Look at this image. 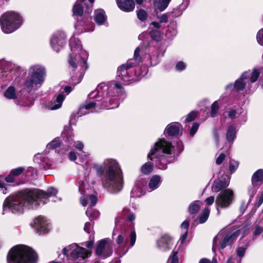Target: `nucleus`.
I'll list each match as a JSON object with an SVG mask.
<instances>
[{"instance_id":"f257e3e1","label":"nucleus","mask_w":263,"mask_h":263,"mask_svg":"<svg viewBox=\"0 0 263 263\" xmlns=\"http://www.w3.org/2000/svg\"><path fill=\"white\" fill-rule=\"evenodd\" d=\"M57 189L50 187L47 192L40 189L26 190L18 194L9 196L4 201V210L9 209L13 213L22 212L25 208H36L41 204H44L49 197L55 195Z\"/></svg>"},{"instance_id":"f03ea898","label":"nucleus","mask_w":263,"mask_h":263,"mask_svg":"<svg viewBox=\"0 0 263 263\" xmlns=\"http://www.w3.org/2000/svg\"><path fill=\"white\" fill-rule=\"evenodd\" d=\"M104 167L99 164H95L93 167L98 175L101 176L105 174L102 178L103 186L112 194L120 192L123 186V177L121 169L115 159H106L103 162Z\"/></svg>"},{"instance_id":"7ed1b4c3","label":"nucleus","mask_w":263,"mask_h":263,"mask_svg":"<svg viewBox=\"0 0 263 263\" xmlns=\"http://www.w3.org/2000/svg\"><path fill=\"white\" fill-rule=\"evenodd\" d=\"M174 147L172 144L163 139L156 142L151 148L147 157L154 161L156 166L159 169H165L168 163L173 162L175 158L172 156Z\"/></svg>"},{"instance_id":"20e7f679","label":"nucleus","mask_w":263,"mask_h":263,"mask_svg":"<svg viewBox=\"0 0 263 263\" xmlns=\"http://www.w3.org/2000/svg\"><path fill=\"white\" fill-rule=\"evenodd\" d=\"M72 53L69 55L68 60V64L74 72L78 67L80 69L76 74L82 79L88 66L87 63V53L82 49L81 41L76 38H71L69 41Z\"/></svg>"},{"instance_id":"39448f33","label":"nucleus","mask_w":263,"mask_h":263,"mask_svg":"<svg viewBox=\"0 0 263 263\" xmlns=\"http://www.w3.org/2000/svg\"><path fill=\"white\" fill-rule=\"evenodd\" d=\"M37 255L30 248L23 245L13 247L7 256L8 263H36Z\"/></svg>"},{"instance_id":"423d86ee","label":"nucleus","mask_w":263,"mask_h":263,"mask_svg":"<svg viewBox=\"0 0 263 263\" xmlns=\"http://www.w3.org/2000/svg\"><path fill=\"white\" fill-rule=\"evenodd\" d=\"M22 17L14 11H7L0 16L1 29L7 34L16 31L22 25Z\"/></svg>"},{"instance_id":"0eeeda50","label":"nucleus","mask_w":263,"mask_h":263,"mask_svg":"<svg viewBox=\"0 0 263 263\" xmlns=\"http://www.w3.org/2000/svg\"><path fill=\"white\" fill-rule=\"evenodd\" d=\"M136 234L132 231L129 235L126 232H121L116 238V241L118 245L116 252L120 255H123L133 247L136 242Z\"/></svg>"},{"instance_id":"6e6552de","label":"nucleus","mask_w":263,"mask_h":263,"mask_svg":"<svg viewBox=\"0 0 263 263\" xmlns=\"http://www.w3.org/2000/svg\"><path fill=\"white\" fill-rule=\"evenodd\" d=\"M90 255V252L87 249L79 247L75 243L71 244L62 250V254L59 257L65 261V257L67 259H76L79 257L84 259Z\"/></svg>"},{"instance_id":"1a4fd4ad","label":"nucleus","mask_w":263,"mask_h":263,"mask_svg":"<svg viewBox=\"0 0 263 263\" xmlns=\"http://www.w3.org/2000/svg\"><path fill=\"white\" fill-rule=\"evenodd\" d=\"M62 136L64 138L63 141L61 142L58 138H55L47 145V147L49 149H54L60 146L62 153L67 152L72 143L74 135L73 132L68 128L64 129Z\"/></svg>"},{"instance_id":"9d476101","label":"nucleus","mask_w":263,"mask_h":263,"mask_svg":"<svg viewBox=\"0 0 263 263\" xmlns=\"http://www.w3.org/2000/svg\"><path fill=\"white\" fill-rule=\"evenodd\" d=\"M241 231L240 229L229 232L223 238L222 241H221L223 238L222 234H218L213 239V251L215 252L219 245H220V248L222 249H224L226 246L230 245L236 240Z\"/></svg>"},{"instance_id":"9b49d317","label":"nucleus","mask_w":263,"mask_h":263,"mask_svg":"<svg viewBox=\"0 0 263 263\" xmlns=\"http://www.w3.org/2000/svg\"><path fill=\"white\" fill-rule=\"evenodd\" d=\"M102 84H99L97 88L94 90L90 92L88 95V99L86 100L84 104L81 105L79 108V112L78 114L81 112L83 115H85L89 113V112L85 111L83 112V110H89L93 108H98V103L97 99L100 98L99 89H102Z\"/></svg>"},{"instance_id":"f8f14e48","label":"nucleus","mask_w":263,"mask_h":263,"mask_svg":"<svg viewBox=\"0 0 263 263\" xmlns=\"http://www.w3.org/2000/svg\"><path fill=\"white\" fill-rule=\"evenodd\" d=\"M88 178L85 177L84 180L79 181V191L83 196L80 198V203L83 206L89 205V207L95 206L98 201V198L95 195L86 194V191L84 189L88 183Z\"/></svg>"},{"instance_id":"ddd939ff","label":"nucleus","mask_w":263,"mask_h":263,"mask_svg":"<svg viewBox=\"0 0 263 263\" xmlns=\"http://www.w3.org/2000/svg\"><path fill=\"white\" fill-rule=\"evenodd\" d=\"M74 27L79 33L92 31L94 24L92 22V17L90 14L86 13L82 17L76 18Z\"/></svg>"},{"instance_id":"4468645a","label":"nucleus","mask_w":263,"mask_h":263,"mask_svg":"<svg viewBox=\"0 0 263 263\" xmlns=\"http://www.w3.org/2000/svg\"><path fill=\"white\" fill-rule=\"evenodd\" d=\"M210 102L209 99H204L200 101L198 103V106L201 107L200 111L203 110L202 115L205 114L206 115L210 113V115H217L219 113V110L222 105V100L218 99L214 101L211 105L210 109L209 108Z\"/></svg>"},{"instance_id":"2eb2a0df","label":"nucleus","mask_w":263,"mask_h":263,"mask_svg":"<svg viewBox=\"0 0 263 263\" xmlns=\"http://www.w3.org/2000/svg\"><path fill=\"white\" fill-rule=\"evenodd\" d=\"M234 199L233 192L228 189L221 192L216 199V204L222 208H228Z\"/></svg>"},{"instance_id":"dca6fc26","label":"nucleus","mask_w":263,"mask_h":263,"mask_svg":"<svg viewBox=\"0 0 263 263\" xmlns=\"http://www.w3.org/2000/svg\"><path fill=\"white\" fill-rule=\"evenodd\" d=\"M29 76L38 85H42L46 76L45 69L39 65L33 66L29 69Z\"/></svg>"},{"instance_id":"f3484780","label":"nucleus","mask_w":263,"mask_h":263,"mask_svg":"<svg viewBox=\"0 0 263 263\" xmlns=\"http://www.w3.org/2000/svg\"><path fill=\"white\" fill-rule=\"evenodd\" d=\"M96 254L102 258H106L112 253V244L108 239L101 240L97 245Z\"/></svg>"},{"instance_id":"a211bd4d","label":"nucleus","mask_w":263,"mask_h":263,"mask_svg":"<svg viewBox=\"0 0 263 263\" xmlns=\"http://www.w3.org/2000/svg\"><path fill=\"white\" fill-rule=\"evenodd\" d=\"M136 66V63L128 60L125 64L121 65L118 68L117 72L118 77L120 79L125 82L130 81L132 75L129 73V70Z\"/></svg>"},{"instance_id":"6ab92c4d","label":"nucleus","mask_w":263,"mask_h":263,"mask_svg":"<svg viewBox=\"0 0 263 263\" xmlns=\"http://www.w3.org/2000/svg\"><path fill=\"white\" fill-rule=\"evenodd\" d=\"M263 180V170H258L253 175L252 178V187L249 190V194L252 198L255 194L258 186L261 185Z\"/></svg>"},{"instance_id":"aec40b11","label":"nucleus","mask_w":263,"mask_h":263,"mask_svg":"<svg viewBox=\"0 0 263 263\" xmlns=\"http://www.w3.org/2000/svg\"><path fill=\"white\" fill-rule=\"evenodd\" d=\"M33 228L40 233L48 232L49 228V222L43 216H39L33 220Z\"/></svg>"},{"instance_id":"412c9836","label":"nucleus","mask_w":263,"mask_h":263,"mask_svg":"<svg viewBox=\"0 0 263 263\" xmlns=\"http://www.w3.org/2000/svg\"><path fill=\"white\" fill-rule=\"evenodd\" d=\"M66 43V40L64 34H55L52 36L50 40V44L52 48L56 52H59L61 49L64 47Z\"/></svg>"},{"instance_id":"4be33fe9","label":"nucleus","mask_w":263,"mask_h":263,"mask_svg":"<svg viewBox=\"0 0 263 263\" xmlns=\"http://www.w3.org/2000/svg\"><path fill=\"white\" fill-rule=\"evenodd\" d=\"M182 127L179 122L172 123L167 125L166 131L169 136H178L182 134Z\"/></svg>"},{"instance_id":"5701e85b","label":"nucleus","mask_w":263,"mask_h":263,"mask_svg":"<svg viewBox=\"0 0 263 263\" xmlns=\"http://www.w3.org/2000/svg\"><path fill=\"white\" fill-rule=\"evenodd\" d=\"M158 247L163 251L170 249L172 246L171 238L165 235L159 239L157 242Z\"/></svg>"},{"instance_id":"b1692460","label":"nucleus","mask_w":263,"mask_h":263,"mask_svg":"<svg viewBox=\"0 0 263 263\" xmlns=\"http://www.w3.org/2000/svg\"><path fill=\"white\" fill-rule=\"evenodd\" d=\"M118 7L126 12L132 11L135 8L134 0H116Z\"/></svg>"},{"instance_id":"393cba45","label":"nucleus","mask_w":263,"mask_h":263,"mask_svg":"<svg viewBox=\"0 0 263 263\" xmlns=\"http://www.w3.org/2000/svg\"><path fill=\"white\" fill-rule=\"evenodd\" d=\"M72 16L74 19L79 17H82L85 14V11L83 5L80 2H76L72 9Z\"/></svg>"},{"instance_id":"a878e982","label":"nucleus","mask_w":263,"mask_h":263,"mask_svg":"<svg viewBox=\"0 0 263 263\" xmlns=\"http://www.w3.org/2000/svg\"><path fill=\"white\" fill-rule=\"evenodd\" d=\"M101 99H97L98 104V109H109L114 108L111 105V103L109 101V97L106 98H102V95L100 94Z\"/></svg>"},{"instance_id":"bb28decb","label":"nucleus","mask_w":263,"mask_h":263,"mask_svg":"<svg viewBox=\"0 0 263 263\" xmlns=\"http://www.w3.org/2000/svg\"><path fill=\"white\" fill-rule=\"evenodd\" d=\"M161 182V178L158 175L153 176L149 180L148 187L151 191H153L159 187Z\"/></svg>"},{"instance_id":"cd10ccee","label":"nucleus","mask_w":263,"mask_h":263,"mask_svg":"<svg viewBox=\"0 0 263 263\" xmlns=\"http://www.w3.org/2000/svg\"><path fill=\"white\" fill-rule=\"evenodd\" d=\"M229 185V181H226L223 182L222 181H215L212 186V190L214 192L217 193L223 189L226 188Z\"/></svg>"},{"instance_id":"c85d7f7f","label":"nucleus","mask_w":263,"mask_h":263,"mask_svg":"<svg viewBox=\"0 0 263 263\" xmlns=\"http://www.w3.org/2000/svg\"><path fill=\"white\" fill-rule=\"evenodd\" d=\"M106 19L105 11L103 9H99L97 12H96L94 20L97 24L102 25L105 22Z\"/></svg>"},{"instance_id":"c756f323","label":"nucleus","mask_w":263,"mask_h":263,"mask_svg":"<svg viewBox=\"0 0 263 263\" xmlns=\"http://www.w3.org/2000/svg\"><path fill=\"white\" fill-rule=\"evenodd\" d=\"M38 84L35 83V82L33 81L32 79L28 76V79H27L23 84V89L27 91L28 92H31L34 86H37Z\"/></svg>"},{"instance_id":"7c9ffc66","label":"nucleus","mask_w":263,"mask_h":263,"mask_svg":"<svg viewBox=\"0 0 263 263\" xmlns=\"http://www.w3.org/2000/svg\"><path fill=\"white\" fill-rule=\"evenodd\" d=\"M4 96L8 99H15L17 96L15 93V87L13 86H9L5 91Z\"/></svg>"},{"instance_id":"2f4dec72","label":"nucleus","mask_w":263,"mask_h":263,"mask_svg":"<svg viewBox=\"0 0 263 263\" xmlns=\"http://www.w3.org/2000/svg\"><path fill=\"white\" fill-rule=\"evenodd\" d=\"M86 215L92 220L97 218L100 215V213L98 211L88 207L86 211Z\"/></svg>"},{"instance_id":"473e14b6","label":"nucleus","mask_w":263,"mask_h":263,"mask_svg":"<svg viewBox=\"0 0 263 263\" xmlns=\"http://www.w3.org/2000/svg\"><path fill=\"white\" fill-rule=\"evenodd\" d=\"M149 34L153 41L157 42H160L162 40V35L160 31L156 29H153L149 32Z\"/></svg>"},{"instance_id":"72a5a7b5","label":"nucleus","mask_w":263,"mask_h":263,"mask_svg":"<svg viewBox=\"0 0 263 263\" xmlns=\"http://www.w3.org/2000/svg\"><path fill=\"white\" fill-rule=\"evenodd\" d=\"M236 130L233 126H230L227 132L226 138L229 142H232L235 138Z\"/></svg>"},{"instance_id":"f704fd0d","label":"nucleus","mask_w":263,"mask_h":263,"mask_svg":"<svg viewBox=\"0 0 263 263\" xmlns=\"http://www.w3.org/2000/svg\"><path fill=\"white\" fill-rule=\"evenodd\" d=\"M246 84L241 79H238L234 84V88L237 92L242 91L246 87Z\"/></svg>"},{"instance_id":"c9c22d12","label":"nucleus","mask_w":263,"mask_h":263,"mask_svg":"<svg viewBox=\"0 0 263 263\" xmlns=\"http://www.w3.org/2000/svg\"><path fill=\"white\" fill-rule=\"evenodd\" d=\"M201 203L198 200H196L192 203L189 208L190 212L192 214L197 212L200 208V204Z\"/></svg>"},{"instance_id":"e433bc0d","label":"nucleus","mask_w":263,"mask_h":263,"mask_svg":"<svg viewBox=\"0 0 263 263\" xmlns=\"http://www.w3.org/2000/svg\"><path fill=\"white\" fill-rule=\"evenodd\" d=\"M143 194L142 190L137 185L134 186L131 192V196L133 197H139Z\"/></svg>"},{"instance_id":"4c0bfd02","label":"nucleus","mask_w":263,"mask_h":263,"mask_svg":"<svg viewBox=\"0 0 263 263\" xmlns=\"http://www.w3.org/2000/svg\"><path fill=\"white\" fill-rule=\"evenodd\" d=\"M138 18L141 22H144L147 18L148 14L145 10L140 9L137 11Z\"/></svg>"},{"instance_id":"58836bf2","label":"nucleus","mask_w":263,"mask_h":263,"mask_svg":"<svg viewBox=\"0 0 263 263\" xmlns=\"http://www.w3.org/2000/svg\"><path fill=\"white\" fill-rule=\"evenodd\" d=\"M65 99L64 95L60 93L57 96L56 99L57 104L52 107V109H57L61 106L62 103Z\"/></svg>"},{"instance_id":"ea45409f","label":"nucleus","mask_w":263,"mask_h":263,"mask_svg":"<svg viewBox=\"0 0 263 263\" xmlns=\"http://www.w3.org/2000/svg\"><path fill=\"white\" fill-rule=\"evenodd\" d=\"M210 214V210L206 208L204 210L203 213L200 215L199 217V222L203 223L205 222L208 219Z\"/></svg>"},{"instance_id":"a19ab883","label":"nucleus","mask_w":263,"mask_h":263,"mask_svg":"<svg viewBox=\"0 0 263 263\" xmlns=\"http://www.w3.org/2000/svg\"><path fill=\"white\" fill-rule=\"evenodd\" d=\"M171 0H159L158 8L160 11H164L168 6Z\"/></svg>"},{"instance_id":"79ce46f5","label":"nucleus","mask_w":263,"mask_h":263,"mask_svg":"<svg viewBox=\"0 0 263 263\" xmlns=\"http://www.w3.org/2000/svg\"><path fill=\"white\" fill-rule=\"evenodd\" d=\"M242 108L239 106H235L230 108L228 115H236L242 113Z\"/></svg>"},{"instance_id":"37998d69","label":"nucleus","mask_w":263,"mask_h":263,"mask_svg":"<svg viewBox=\"0 0 263 263\" xmlns=\"http://www.w3.org/2000/svg\"><path fill=\"white\" fill-rule=\"evenodd\" d=\"M260 75V71L256 68H254L250 78V81L251 83L256 82Z\"/></svg>"},{"instance_id":"c03bdc74","label":"nucleus","mask_w":263,"mask_h":263,"mask_svg":"<svg viewBox=\"0 0 263 263\" xmlns=\"http://www.w3.org/2000/svg\"><path fill=\"white\" fill-rule=\"evenodd\" d=\"M141 170L143 174H148L152 172L153 165L149 163H146L141 167Z\"/></svg>"},{"instance_id":"a18cd8bd","label":"nucleus","mask_w":263,"mask_h":263,"mask_svg":"<svg viewBox=\"0 0 263 263\" xmlns=\"http://www.w3.org/2000/svg\"><path fill=\"white\" fill-rule=\"evenodd\" d=\"M238 162L233 160H230L229 170L231 173H233L238 168Z\"/></svg>"},{"instance_id":"49530a36","label":"nucleus","mask_w":263,"mask_h":263,"mask_svg":"<svg viewBox=\"0 0 263 263\" xmlns=\"http://www.w3.org/2000/svg\"><path fill=\"white\" fill-rule=\"evenodd\" d=\"M177 251H173L172 254L170 255L168 262L170 263H178V257L177 255Z\"/></svg>"},{"instance_id":"de8ad7c7","label":"nucleus","mask_w":263,"mask_h":263,"mask_svg":"<svg viewBox=\"0 0 263 263\" xmlns=\"http://www.w3.org/2000/svg\"><path fill=\"white\" fill-rule=\"evenodd\" d=\"M90 4H87L86 3H84V6L85 7V12L88 14H90L92 12L93 3L95 0H88Z\"/></svg>"},{"instance_id":"09e8293b","label":"nucleus","mask_w":263,"mask_h":263,"mask_svg":"<svg viewBox=\"0 0 263 263\" xmlns=\"http://www.w3.org/2000/svg\"><path fill=\"white\" fill-rule=\"evenodd\" d=\"M24 171V168L23 167H19L11 171L10 173L14 177L20 175Z\"/></svg>"},{"instance_id":"8fccbe9b","label":"nucleus","mask_w":263,"mask_h":263,"mask_svg":"<svg viewBox=\"0 0 263 263\" xmlns=\"http://www.w3.org/2000/svg\"><path fill=\"white\" fill-rule=\"evenodd\" d=\"M93 224L90 222H86L84 226V230L87 232L88 234H93L92 231Z\"/></svg>"},{"instance_id":"3c124183","label":"nucleus","mask_w":263,"mask_h":263,"mask_svg":"<svg viewBox=\"0 0 263 263\" xmlns=\"http://www.w3.org/2000/svg\"><path fill=\"white\" fill-rule=\"evenodd\" d=\"M199 125L198 123H194L193 124L190 130V135L191 137H193L195 135L198 129Z\"/></svg>"},{"instance_id":"603ef678","label":"nucleus","mask_w":263,"mask_h":263,"mask_svg":"<svg viewBox=\"0 0 263 263\" xmlns=\"http://www.w3.org/2000/svg\"><path fill=\"white\" fill-rule=\"evenodd\" d=\"M170 13V16L173 17H176L180 16L181 14V11L179 8H174L172 11L168 12Z\"/></svg>"},{"instance_id":"864d4df0","label":"nucleus","mask_w":263,"mask_h":263,"mask_svg":"<svg viewBox=\"0 0 263 263\" xmlns=\"http://www.w3.org/2000/svg\"><path fill=\"white\" fill-rule=\"evenodd\" d=\"M256 38L258 43L263 45V30H260L257 34Z\"/></svg>"},{"instance_id":"5fc2aeb1","label":"nucleus","mask_w":263,"mask_h":263,"mask_svg":"<svg viewBox=\"0 0 263 263\" xmlns=\"http://www.w3.org/2000/svg\"><path fill=\"white\" fill-rule=\"evenodd\" d=\"M186 68L185 63L182 61L178 62L176 65V69L179 71H182Z\"/></svg>"},{"instance_id":"6e6d98bb","label":"nucleus","mask_w":263,"mask_h":263,"mask_svg":"<svg viewBox=\"0 0 263 263\" xmlns=\"http://www.w3.org/2000/svg\"><path fill=\"white\" fill-rule=\"evenodd\" d=\"M170 16V13L168 12L163 14L160 18V23H167L168 22V18Z\"/></svg>"},{"instance_id":"4d7b16f0","label":"nucleus","mask_w":263,"mask_h":263,"mask_svg":"<svg viewBox=\"0 0 263 263\" xmlns=\"http://www.w3.org/2000/svg\"><path fill=\"white\" fill-rule=\"evenodd\" d=\"M109 101L111 103V105L114 107V108L117 107L119 105L118 100L116 98L109 97Z\"/></svg>"},{"instance_id":"13d9d810","label":"nucleus","mask_w":263,"mask_h":263,"mask_svg":"<svg viewBox=\"0 0 263 263\" xmlns=\"http://www.w3.org/2000/svg\"><path fill=\"white\" fill-rule=\"evenodd\" d=\"M226 155L224 153H221L216 160V163L217 164H220L226 158Z\"/></svg>"},{"instance_id":"bf43d9fd","label":"nucleus","mask_w":263,"mask_h":263,"mask_svg":"<svg viewBox=\"0 0 263 263\" xmlns=\"http://www.w3.org/2000/svg\"><path fill=\"white\" fill-rule=\"evenodd\" d=\"M246 250V248L245 247H238L236 251L237 255L240 257H242V256H243Z\"/></svg>"},{"instance_id":"052dcab7","label":"nucleus","mask_w":263,"mask_h":263,"mask_svg":"<svg viewBox=\"0 0 263 263\" xmlns=\"http://www.w3.org/2000/svg\"><path fill=\"white\" fill-rule=\"evenodd\" d=\"M0 191L4 194L7 193V185L2 181H0Z\"/></svg>"},{"instance_id":"680f3d73","label":"nucleus","mask_w":263,"mask_h":263,"mask_svg":"<svg viewBox=\"0 0 263 263\" xmlns=\"http://www.w3.org/2000/svg\"><path fill=\"white\" fill-rule=\"evenodd\" d=\"M140 48L139 47H137L135 51H134V59L136 60V61H138L139 62L141 61V57H140Z\"/></svg>"},{"instance_id":"e2e57ef3","label":"nucleus","mask_w":263,"mask_h":263,"mask_svg":"<svg viewBox=\"0 0 263 263\" xmlns=\"http://www.w3.org/2000/svg\"><path fill=\"white\" fill-rule=\"evenodd\" d=\"M74 145L77 149L81 151H82V149L84 147L83 144L81 141H79L75 142Z\"/></svg>"},{"instance_id":"0e129e2a","label":"nucleus","mask_w":263,"mask_h":263,"mask_svg":"<svg viewBox=\"0 0 263 263\" xmlns=\"http://www.w3.org/2000/svg\"><path fill=\"white\" fill-rule=\"evenodd\" d=\"M5 180L9 183L14 182L15 181L14 176L10 173V174L5 178Z\"/></svg>"},{"instance_id":"69168bd1","label":"nucleus","mask_w":263,"mask_h":263,"mask_svg":"<svg viewBox=\"0 0 263 263\" xmlns=\"http://www.w3.org/2000/svg\"><path fill=\"white\" fill-rule=\"evenodd\" d=\"M187 234H188L187 231H184L183 232V233L182 234V235H181V236L180 237V238L179 240V242H180L181 243H183L187 237Z\"/></svg>"},{"instance_id":"338daca9","label":"nucleus","mask_w":263,"mask_h":263,"mask_svg":"<svg viewBox=\"0 0 263 263\" xmlns=\"http://www.w3.org/2000/svg\"><path fill=\"white\" fill-rule=\"evenodd\" d=\"M214 200L215 198L214 196H210L205 200V202L208 205H210L213 203Z\"/></svg>"},{"instance_id":"774afa93","label":"nucleus","mask_w":263,"mask_h":263,"mask_svg":"<svg viewBox=\"0 0 263 263\" xmlns=\"http://www.w3.org/2000/svg\"><path fill=\"white\" fill-rule=\"evenodd\" d=\"M199 263H217V262L216 259H213L212 262H211L210 260L208 259L203 258L200 260Z\"/></svg>"}]
</instances>
